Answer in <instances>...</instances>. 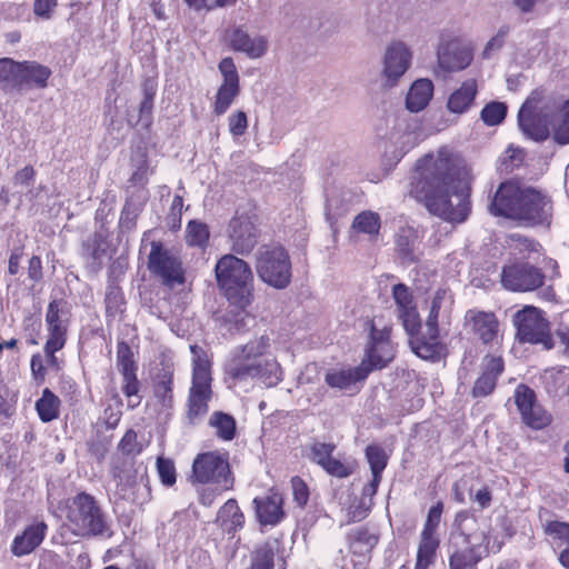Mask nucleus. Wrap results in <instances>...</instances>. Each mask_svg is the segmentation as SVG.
Masks as SVG:
<instances>
[{"instance_id": "54", "label": "nucleus", "mask_w": 569, "mask_h": 569, "mask_svg": "<svg viewBox=\"0 0 569 569\" xmlns=\"http://www.w3.org/2000/svg\"><path fill=\"white\" fill-rule=\"evenodd\" d=\"M417 239L416 231L410 227H403L399 230L396 238L398 249L407 254L411 252L415 241Z\"/></svg>"}, {"instance_id": "48", "label": "nucleus", "mask_w": 569, "mask_h": 569, "mask_svg": "<svg viewBox=\"0 0 569 569\" xmlns=\"http://www.w3.org/2000/svg\"><path fill=\"white\" fill-rule=\"evenodd\" d=\"M274 551L268 543L259 547L252 555L250 569H272Z\"/></svg>"}, {"instance_id": "50", "label": "nucleus", "mask_w": 569, "mask_h": 569, "mask_svg": "<svg viewBox=\"0 0 569 569\" xmlns=\"http://www.w3.org/2000/svg\"><path fill=\"white\" fill-rule=\"evenodd\" d=\"M123 377V387L122 391L128 397V407L134 408L140 403V399L138 398L139 383L137 379V375L129 373L122 375Z\"/></svg>"}, {"instance_id": "28", "label": "nucleus", "mask_w": 569, "mask_h": 569, "mask_svg": "<svg viewBox=\"0 0 569 569\" xmlns=\"http://www.w3.org/2000/svg\"><path fill=\"white\" fill-rule=\"evenodd\" d=\"M452 305L453 298L449 290H437L430 302L426 328L435 330V328L439 329L440 325L448 323L450 320Z\"/></svg>"}, {"instance_id": "62", "label": "nucleus", "mask_w": 569, "mask_h": 569, "mask_svg": "<svg viewBox=\"0 0 569 569\" xmlns=\"http://www.w3.org/2000/svg\"><path fill=\"white\" fill-rule=\"evenodd\" d=\"M319 380L318 367L316 363H308L298 376V385H309Z\"/></svg>"}, {"instance_id": "26", "label": "nucleus", "mask_w": 569, "mask_h": 569, "mask_svg": "<svg viewBox=\"0 0 569 569\" xmlns=\"http://www.w3.org/2000/svg\"><path fill=\"white\" fill-rule=\"evenodd\" d=\"M229 41L234 51L241 52L250 59H259L268 50V39L264 36H251L241 27H237L231 31Z\"/></svg>"}, {"instance_id": "6", "label": "nucleus", "mask_w": 569, "mask_h": 569, "mask_svg": "<svg viewBox=\"0 0 569 569\" xmlns=\"http://www.w3.org/2000/svg\"><path fill=\"white\" fill-rule=\"evenodd\" d=\"M192 353V385L189 391L187 419L199 422L208 412L211 399V359L209 353L197 345L190 346Z\"/></svg>"}, {"instance_id": "46", "label": "nucleus", "mask_w": 569, "mask_h": 569, "mask_svg": "<svg viewBox=\"0 0 569 569\" xmlns=\"http://www.w3.org/2000/svg\"><path fill=\"white\" fill-rule=\"evenodd\" d=\"M366 458L370 466L371 473L382 475L388 460L386 451L380 446L370 445L366 448Z\"/></svg>"}, {"instance_id": "14", "label": "nucleus", "mask_w": 569, "mask_h": 569, "mask_svg": "<svg viewBox=\"0 0 569 569\" xmlns=\"http://www.w3.org/2000/svg\"><path fill=\"white\" fill-rule=\"evenodd\" d=\"M148 269L161 278L167 286L173 287L184 282V272L180 260L164 249L160 242L151 243Z\"/></svg>"}, {"instance_id": "15", "label": "nucleus", "mask_w": 569, "mask_h": 569, "mask_svg": "<svg viewBox=\"0 0 569 569\" xmlns=\"http://www.w3.org/2000/svg\"><path fill=\"white\" fill-rule=\"evenodd\" d=\"M517 221L526 226H549L552 218V202L539 190L525 188Z\"/></svg>"}, {"instance_id": "37", "label": "nucleus", "mask_w": 569, "mask_h": 569, "mask_svg": "<svg viewBox=\"0 0 569 569\" xmlns=\"http://www.w3.org/2000/svg\"><path fill=\"white\" fill-rule=\"evenodd\" d=\"M507 246L516 258L529 259L533 253H539L541 246L532 239L512 233L508 237Z\"/></svg>"}, {"instance_id": "27", "label": "nucleus", "mask_w": 569, "mask_h": 569, "mask_svg": "<svg viewBox=\"0 0 569 569\" xmlns=\"http://www.w3.org/2000/svg\"><path fill=\"white\" fill-rule=\"evenodd\" d=\"M47 529V525L42 521L28 526L21 535L14 537L11 545V552L16 557L30 555L43 541Z\"/></svg>"}, {"instance_id": "45", "label": "nucleus", "mask_w": 569, "mask_h": 569, "mask_svg": "<svg viewBox=\"0 0 569 569\" xmlns=\"http://www.w3.org/2000/svg\"><path fill=\"white\" fill-rule=\"evenodd\" d=\"M117 366L121 375L134 373L137 371L133 352L126 342H120L117 346Z\"/></svg>"}, {"instance_id": "5", "label": "nucleus", "mask_w": 569, "mask_h": 569, "mask_svg": "<svg viewBox=\"0 0 569 569\" xmlns=\"http://www.w3.org/2000/svg\"><path fill=\"white\" fill-rule=\"evenodd\" d=\"M219 288L229 303L248 317L246 311L253 299V274L249 264L232 254L221 257L214 268Z\"/></svg>"}, {"instance_id": "20", "label": "nucleus", "mask_w": 569, "mask_h": 569, "mask_svg": "<svg viewBox=\"0 0 569 569\" xmlns=\"http://www.w3.org/2000/svg\"><path fill=\"white\" fill-rule=\"evenodd\" d=\"M523 192L525 188H520L517 183L510 181L501 183L489 206L490 213L517 220Z\"/></svg>"}, {"instance_id": "52", "label": "nucleus", "mask_w": 569, "mask_h": 569, "mask_svg": "<svg viewBox=\"0 0 569 569\" xmlns=\"http://www.w3.org/2000/svg\"><path fill=\"white\" fill-rule=\"evenodd\" d=\"M156 397L164 405L170 406L172 401V375L166 373L157 382L154 388Z\"/></svg>"}, {"instance_id": "40", "label": "nucleus", "mask_w": 569, "mask_h": 569, "mask_svg": "<svg viewBox=\"0 0 569 569\" xmlns=\"http://www.w3.org/2000/svg\"><path fill=\"white\" fill-rule=\"evenodd\" d=\"M455 547L456 549L451 552L449 558L450 569H476V566L481 558L477 557V555L459 541L455 542Z\"/></svg>"}, {"instance_id": "41", "label": "nucleus", "mask_w": 569, "mask_h": 569, "mask_svg": "<svg viewBox=\"0 0 569 569\" xmlns=\"http://www.w3.org/2000/svg\"><path fill=\"white\" fill-rule=\"evenodd\" d=\"M209 425L216 430V433L222 440H231L236 432L234 419L224 412H213L210 417Z\"/></svg>"}, {"instance_id": "16", "label": "nucleus", "mask_w": 569, "mask_h": 569, "mask_svg": "<svg viewBox=\"0 0 569 569\" xmlns=\"http://www.w3.org/2000/svg\"><path fill=\"white\" fill-rule=\"evenodd\" d=\"M442 510V502H437L428 511V516L420 535L415 569H428L435 561L436 550L439 547L437 529L441 520Z\"/></svg>"}, {"instance_id": "18", "label": "nucleus", "mask_w": 569, "mask_h": 569, "mask_svg": "<svg viewBox=\"0 0 569 569\" xmlns=\"http://www.w3.org/2000/svg\"><path fill=\"white\" fill-rule=\"evenodd\" d=\"M543 279L538 268L521 262L507 264L501 272V283L510 291H532L543 283Z\"/></svg>"}, {"instance_id": "43", "label": "nucleus", "mask_w": 569, "mask_h": 569, "mask_svg": "<svg viewBox=\"0 0 569 569\" xmlns=\"http://www.w3.org/2000/svg\"><path fill=\"white\" fill-rule=\"evenodd\" d=\"M507 110L506 103L491 101L482 108L480 118L489 127L498 126L505 120Z\"/></svg>"}, {"instance_id": "23", "label": "nucleus", "mask_w": 569, "mask_h": 569, "mask_svg": "<svg viewBox=\"0 0 569 569\" xmlns=\"http://www.w3.org/2000/svg\"><path fill=\"white\" fill-rule=\"evenodd\" d=\"M466 320L471 327L472 332L485 345L495 346L500 340V326L497 317L492 312L469 310Z\"/></svg>"}, {"instance_id": "10", "label": "nucleus", "mask_w": 569, "mask_h": 569, "mask_svg": "<svg viewBox=\"0 0 569 569\" xmlns=\"http://www.w3.org/2000/svg\"><path fill=\"white\" fill-rule=\"evenodd\" d=\"M192 482L211 483L220 490L233 487L228 458L218 452H204L196 457L192 463Z\"/></svg>"}, {"instance_id": "30", "label": "nucleus", "mask_w": 569, "mask_h": 569, "mask_svg": "<svg viewBox=\"0 0 569 569\" xmlns=\"http://www.w3.org/2000/svg\"><path fill=\"white\" fill-rule=\"evenodd\" d=\"M419 330L410 336V346L412 351L420 358L426 360L438 359L441 353V345L439 339V329L426 328L422 336L418 335Z\"/></svg>"}, {"instance_id": "44", "label": "nucleus", "mask_w": 569, "mask_h": 569, "mask_svg": "<svg viewBox=\"0 0 569 569\" xmlns=\"http://www.w3.org/2000/svg\"><path fill=\"white\" fill-rule=\"evenodd\" d=\"M352 228L359 232L377 234L380 229V217L376 212L363 211L355 218Z\"/></svg>"}, {"instance_id": "2", "label": "nucleus", "mask_w": 569, "mask_h": 569, "mask_svg": "<svg viewBox=\"0 0 569 569\" xmlns=\"http://www.w3.org/2000/svg\"><path fill=\"white\" fill-rule=\"evenodd\" d=\"M269 349L270 338L267 335L234 347L224 362V375L230 387H244L252 381L266 388L279 385L283 371L276 358H266Z\"/></svg>"}, {"instance_id": "64", "label": "nucleus", "mask_w": 569, "mask_h": 569, "mask_svg": "<svg viewBox=\"0 0 569 569\" xmlns=\"http://www.w3.org/2000/svg\"><path fill=\"white\" fill-rule=\"evenodd\" d=\"M28 276L33 282H39L42 279V261L39 256H33L29 260Z\"/></svg>"}, {"instance_id": "57", "label": "nucleus", "mask_w": 569, "mask_h": 569, "mask_svg": "<svg viewBox=\"0 0 569 569\" xmlns=\"http://www.w3.org/2000/svg\"><path fill=\"white\" fill-rule=\"evenodd\" d=\"M497 380L493 379V375L489 372H482V375L475 382L472 393L475 397L488 396L496 386Z\"/></svg>"}, {"instance_id": "61", "label": "nucleus", "mask_w": 569, "mask_h": 569, "mask_svg": "<svg viewBox=\"0 0 569 569\" xmlns=\"http://www.w3.org/2000/svg\"><path fill=\"white\" fill-rule=\"evenodd\" d=\"M58 4V0H34L33 13L42 19H50L54 8Z\"/></svg>"}, {"instance_id": "21", "label": "nucleus", "mask_w": 569, "mask_h": 569, "mask_svg": "<svg viewBox=\"0 0 569 569\" xmlns=\"http://www.w3.org/2000/svg\"><path fill=\"white\" fill-rule=\"evenodd\" d=\"M392 298L406 332L413 335L420 329L421 321L411 290L403 283L395 284L392 287Z\"/></svg>"}, {"instance_id": "1", "label": "nucleus", "mask_w": 569, "mask_h": 569, "mask_svg": "<svg viewBox=\"0 0 569 569\" xmlns=\"http://www.w3.org/2000/svg\"><path fill=\"white\" fill-rule=\"evenodd\" d=\"M469 169L447 148L417 161L410 178V194L428 211L446 221L463 222L470 213Z\"/></svg>"}, {"instance_id": "31", "label": "nucleus", "mask_w": 569, "mask_h": 569, "mask_svg": "<svg viewBox=\"0 0 569 569\" xmlns=\"http://www.w3.org/2000/svg\"><path fill=\"white\" fill-rule=\"evenodd\" d=\"M478 93L476 79H467L448 98L447 108L451 113H466L473 104Z\"/></svg>"}, {"instance_id": "59", "label": "nucleus", "mask_w": 569, "mask_h": 569, "mask_svg": "<svg viewBox=\"0 0 569 569\" xmlns=\"http://www.w3.org/2000/svg\"><path fill=\"white\" fill-rule=\"evenodd\" d=\"M219 70L223 77L222 82L239 83V74L231 58H224L219 63Z\"/></svg>"}, {"instance_id": "53", "label": "nucleus", "mask_w": 569, "mask_h": 569, "mask_svg": "<svg viewBox=\"0 0 569 569\" xmlns=\"http://www.w3.org/2000/svg\"><path fill=\"white\" fill-rule=\"evenodd\" d=\"M228 127H229V132L233 137H240V136L244 134V132L248 129L247 114L240 110L232 112L228 117Z\"/></svg>"}, {"instance_id": "13", "label": "nucleus", "mask_w": 569, "mask_h": 569, "mask_svg": "<svg viewBox=\"0 0 569 569\" xmlns=\"http://www.w3.org/2000/svg\"><path fill=\"white\" fill-rule=\"evenodd\" d=\"M412 62V51L402 41L389 43L382 56L381 81L385 88L398 86L400 79L409 70Z\"/></svg>"}, {"instance_id": "42", "label": "nucleus", "mask_w": 569, "mask_h": 569, "mask_svg": "<svg viewBox=\"0 0 569 569\" xmlns=\"http://www.w3.org/2000/svg\"><path fill=\"white\" fill-rule=\"evenodd\" d=\"M210 232L208 226L198 220H191L186 228V242L191 247L204 248L208 244Z\"/></svg>"}, {"instance_id": "29", "label": "nucleus", "mask_w": 569, "mask_h": 569, "mask_svg": "<svg viewBox=\"0 0 569 569\" xmlns=\"http://www.w3.org/2000/svg\"><path fill=\"white\" fill-rule=\"evenodd\" d=\"M545 533L552 549L559 552L560 563L569 569V523L558 520L547 521Z\"/></svg>"}, {"instance_id": "4", "label": "nucleus", "mask_w": 569, "mask_h": 569, "mask_svg": "<svg viewBox=\"0 0 569 569\" xmlns=\"http://www.w3.org/2000/svg\"><path fill=\"white\" fill-rule=\"evenodd\" d=\"M395 357V349L390 341V328L379 327L376 319L370 322V341L366 348L365 358L357 367H342L331 369L326 373L329 387L340 390L358 391L360 385L375 369H382Z\"/></svg>"}, {"instance_id": "49", "label": "nucleus", "mask_w": 569, "mask_h": 569, "mask_svg": "<svg viewBox=\"0 0 569 569\" xmlns=\"http://www.w3.org/2000/svg\"><path fill=\"white\" fill-rule=\"evenodd\" d=\"M157 471L161 483L166 487H172L177 481L174 463L171 459L159 457L157 459Z\"/></svg>"}, {"instance_id": "47", "label": "nucleus", "mask_w": 569, "mask_h": 569, "mask_svg": "<svg viewBox=\"0 0 569 569\" xmlns=\"http://www.w3.org/2000/svg\"><path fill=\"white\" fill-rule=\"evenodd\" d=\"M118 450L127 457H136L143 450V445L138 441L137 432L128 430L118 443Z\"/></svg>"}, {"instance_id": "36", "label": "nucleus", "mask_w": 569, "mask_h": 569, "mask_svg": "<svg viewBox=\"0 0 569 569\" xmlns=\"http://www.w3.org/2000/svg\"><path fill=\"white\" fill-rule=\"evenodd\" d=\"M60 399L48 388L36 402V410L43 422H50L59 416Z\"/></svg>"}, {"instance_id": "25", "label": "nucleus", "mask_w": 569, "mask_h": 569, "mask_svg": "<svg viewBox=\"0 0 569 569\" xmlns=\"http://www.w3.org/2000/svg\"><path fill=\"white\" fill-rule=\"evenodd\" d=\"M232 250L239 254L249 253L257 244V230L248 217H234L230 221Z\"/></svg>"}, {"instance_id": "51", "label": "nucleus", "mask_w": 569, "mask_h": 569, "mask_svg": "<svg viewBox=\"0 0 569 569\" xmlns=\"http://www.w3.org/2000/svg\"><path fill=\"white\" fill-rule=\"evenodd\" d=\"M509 33V27L508 26H501L497 33L487 42L482 56L486 59L491 58L496 52H498L507 38Z\"/></svg>"}, {"instance_id": "35", "label": "nucleus", "mask_w": 569, "mask_h": 569, "mask_svg": "<svg viewBox=\"0 0 569 569\" xmlns=\"http://www.w3.org/2000/svg\"><path fill=\"white\" fill-rule=\"evenodd\" d=\"M349 549L358 556L368 555L378 542V536L366 527L352 529L347 537Z\"/></svg>"}, {"instance_id": "8", "label": "nucleus", "mask_w": 569, "mask_h": 569, "mask_svg": "<svg viewBox=\"0 0 569 569\" xmlns=\"http://www.w3.org/2000/svg\"><path fill=\"white\" fill-rule=\"evenodd\" d=\"M67 519L76 536H97L104 531L106 522L94 498L81 492L71 499Z\"/></svg>"}, {"instance_id": "12", "label": "nucleus", "mask_w": 569, "mask_h": 569, "mask_svg": "<svg viewBox=\"0 0 569 569\" xmlns=\"http://www.w3.org/2000/svg\"><path fill=\"white\" fill-rule=\"evenodd\" d=\"M335 451L332 442L313 441L307 446L306 456L331 477L348 478L356 469V461L341 453L335 455Z\"/></svg>"}, {"instance_id": "24", "label": "nucleus", "mask_w": 569, "mask_h": 569, "mask_svg": "<svg viewBox=\"0 0 569 569\" xmlns=\"http://www.w3.org/2000/svg\"><path fill=\"white\" fill-rule=\"evenodd\" d=\"M253 506L257 520L261 526L274 527L286 516L282 496L277 491H269L267 495L256 497Z\"/></svg>"}, {"instance_id": "39", "label": "nucleus", "mask_w": 569, "mask_h": 569, "mask_svg": "<svg viewBox=\"0 0 569 569\" xmlns=\"http://www.w3.org/2000/svg\"><path fill=\"white\" fill-rule=\"evenodd\" d=\"M46 323L48 331H67L69 317L68 311L62 308L61 301L52 300L47 308Z\"/></svg>"}, {"instance_id": "22", "label": "nucleus", "mask_w": 569, "mask_h": 569, "mask_svg": "<svg viewBox=\"0 0 569 569\" xmlns=\"http://www.w3.org/2000/svg\"><path fill=\"white\" fill-rule=\"evenodd\" d=\"M456 539L481 559L490 552L500 551L502 546L501 541L491 536V528L485 522L477 525L476 530L470 533L461 532Z\"/></svg>"}, {"instance_id": "60", "label": "nucleus", "mask_w": 569, "mask_h": 569, "mask_svg": "<svg viewBox=\"0 0 569 569\" xmlns=\"http://www.w3.org/2000/svg\"><path fill=\"white\" fill-rule=\"evenodd\" d=\"M67 341V331L57 330V331H48V339L44 345V349L48 351H59L61 350Z\"/></svg>"}, {"instance_id": "3", "label": "nucleus", "mask_w": 569, "mask_h": 569, "mask_svg": "<svg viewBox=\"0 0 569 569\" xmlns=\"http://www.w3.org/2000/svg\"><path fill=\"white\" fill-rule=\"evenodd\" d=\"M518 123L532 140L543 141L552 130L557 143L569 144V100H542L539 92H532L518 112Z\"/></svg>"}, {"instance_id": "63", "label": "nucleus", "mask_w": 569, "mask_h": 569, "mask_svg": "<svg viewBox=\"0 0 569 569\" xmlns=\"http://www.w3.org/2000/svg\"><path fill=\"white\" fill-rule=\"evenodd\" d=\"M30 366L34 379L42 382L46 377V363L43 357L41 355L32 356Z\"/></svg>"}, {"instance_id": "32", "label": "nucleus", "mask_w": 569, "mask_h": 569, "mask_svg": "<svg viewBox=\"0 0 569 569\" xmlns=\"http://www.w3.org/2000/svg\"><path fill=\"white\" fill-rule=\"evenodd\" d=\"M216 523L227 533H236L244 525V515L236 499L227 500L218 510Z\"/></svg>"}, {"instance_id": "34", "label": "nucleus", "mask_w": 569, "mask_h": 569, "mask_svg": "<svg viewBox=\"0 0 569 569\" xmlns=\"http://www.w3.org/2000/svg\"><path fill=\"white\" fill-rule=\"evenodd\" d=\"M19 66L17 84H33L39 88L47 86V81L51 74L49 68L37 62H23L19 63Z\"/></svg>"}, {"instance_id": "38", "label": "nucleus", "mask_w": 569, "mask_h": 569, "mask_svg": "<svg viewBox=\"0 0 569 569\" xmlns=\"http://www.w3.org/2000/svg\"><path fill=\"white\" fill-rule=\"evenodd\" d=\"M239 91V83L222 82L216 94L213 112L217 116L224 114L238 97Z\"/></svg>"}, {"instance_id": "17", "label": "nucleus", "mask_w": 569, "mask_h": 569, "mask_svg": "<svg viewBox=\"0 0 569 569\" xmlns=\"http://www.w3.org/2000/svg\"><path fill=\"white\" fill-rule=\"evenodd\" d=\"M473 54L471 48L458 38L442 36L437 49V61L441 70L458 72L470 66Z\"/></svg>"}, {"instance_id": "55", "label": "nucleus", "mask_w": 569, "mask_h": 569, "mask_svg": "<svg viewBox=\"0 0 569 569\" xmlns=\"http://www.w3.org/2000/svg\"><path fill=\"white\" fill-rule=\"evenodd\" d=\"M196 11H211L218 8L232 6L237 0H184Z\"/></svg>"}, {"instance_id": "19", "label": "nucleus", "mask_w": 569, "mask_h": 569, "mask_svg": "<svg viewBox=\"0 0 569 569\" xmlns=\"http://www.w3.org/2000/svg\"><path fill=\"white\" fill-rule=\"evenodd\" d=\"M515 402L528 427L540 430L551 423V415L537 402L536 395L529 387L520 385L516 388Z\"/></svg>"}, {"instance_id": "58", "label": "nucleus", "mask_w": 569, "mask_h": 569, "mask_svg": "<svg viewBox=\"0 0 569 569\" xmlns=\"http://www.w3.org/2000/svg\"><path fill=\"white\" fill-rule=\"evenodd\" d=\"M291 488L293 500L298 503V506H306L309 499V489L306 482L299 477H293L291 479Z\"/></svg>"}, {"instance_id": "9", "label": "nucleus", "mask_w": 569, "mask_h": 569, "mask_svg": "<svg viewBox=\"0 0 569 569\" xmlns=\"http://www.w3.org/2000/svg\"><path fill=\"white\" fill-rule=\"evenodd\" d=\"M256 269L259 278L273 288L283 289L290 283L291 261L282 247H261L258 251Z\"/></svg>"}, {"instance_id": "33", "label": "nucleus", "mask_w": 569, "mask_h": 569, "mask_svg": "<svg viewBox=\"0 0 569 569\" xmlns=\"http://www.w3.org/2000/svg\"><path fill=\"white\" fill-rule=\"evenodd\" d=\"M432 96V81L429 79H419L410 87L406 98V106L411 112H419L429 104Z\"/></svg>"}, {"instance_id": "56", "label": "nucleus", "mask_w": 569, "mask_h": 569, "mask_svg": "<svg viewBox=\"0 0 569 569\" xmlns=\"http://www.w3.org/2000/svg\"><path fill=\"white\" fill-rule=\"evenodd\" d=\"M19 63L9 58L0 59V83L13 82L17 83Z\"/></svg>"}, {"instance_id": "11", "label": "nucleus", "mask_w": 569, "mask_h": 569, "mask_svg": "<svg viewBox=\"0 0 569 569\" xmlns=\"http://www.w3.org/2000/svg\"><path fill=\"white\" fill-rule=\"evenodd\" d=\"M513 323L520 341L535 345L541 343L547 350L553 348L549 321L540 309L531 306L525 307L516 312Z\"/></svg>"}, {"instance_id": "7", "label": "nucleus", "mask_w": 569, "mask_h": 569, "mask_svg": "<svg viewBox=\"0 0 569 569\" xmlns=\"http://www.w3.org/2000/svg\"><path fill=\"white\" fill-rule=\"evenodd\" d=\"M116 481L114 496L130 501L137 506H143L151 500L148 469L143 462L133 459H124L112 468Z\"/></svg>"}]
</instances>
